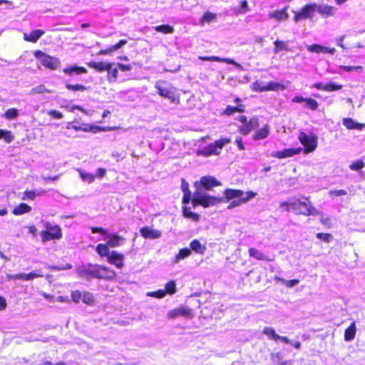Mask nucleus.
Listing matches in <instances>:
<instances>
[{
  "label": "nucleus",
  "instance_id": "obj_30",
  "mask_svg": "<svg viewBox=\"0 0 365 365\" xmlns=\"http://www.w3.org/2000/svg\"><path fill=\"white\" fill-rule=\"evenodd\" d=\"M109 68L106 69L107 79L109 82H115L118 77V68L113 67L114 63L109 62Z\"/></svg>",
  "mask_w": 365,
  "mask_h": 365
},
{
  "label": "nucleus",
  "instance_id": "obj_48",
  "mask_svg": "<svg viewBox=\"0 0 365 365\" xmlns=\"http://www.w3.org/2000/svg\"><path fill=\"white\" fill-rule=\"evenodd\" d=\"M66 88L71 91L76 92V91H85L87 88L85 86L81 84H71V83H66Z\"/></svg>",
  "mask_w": 365,
  "mask_h": 365
},
{
  "label": "nucleus",
  "instance_id": "obj_5",
  "mask_svg": "<svg viewBox=\"0 0 365 365\" xmlns=\"http://www.w3.org/2000/svg\"><path fill=\"white\" fill-rule=\"evenodd\" d=\"M230 142V138H222L214 143L207 145L206 147L203 148L201 150H199L197 152V155H201L205 157H208L210 155H218L222 148L225 145L229 143Z\"/></svg>",
  "mask_w": 365,
  "mask_h": 365
},
{
  "label": "nucleus",
  "instance_id": "obj_20",
  "mask_svg": "<svg viewBox=\"0 0 365 365\" xmlns=\"http://www.w3.org/2000/svg\"><path fill=\"white\" fill-rule=\"evenodd\" d=\"M198 58L201 61H215V62H223L231 65H235L239 66L240 64L237 63L234 59L229 58H220L219 56H200Z\"/></svg>",
  "mask_w": 365,
  "mask_h": 365
},
{
  "label": "nucleus",
  "instance_id": "obj_43",
  "mask_svg": "<svg viewBox=\"0 0 365 365\" xmlns=\"http://www.w3.org/2000/svg\"><path fill=\"white\" fill-rule=\"evenodd\" d=\"M14 138V135L10 130L0 129V139H4L6 143H10Z\"/></svg>",
  "mask_w": 365,
  "mask_h": 365
},
{
  "label": "nucleus",
  "instance_id": "obj_27",
  "mask_svg": "<svg viewBox=\"0 0 365 365\" xmlns=\"http://www.w3.org/2000/svg\"><path fill=\"white\" fill-rule=\"evenodd\" d=\"M342 123H343V125L347 129H349V130H361L365 126L364 124L355 122L351 118H343Z\"/></svg>",
  "mask_w": 365,
  "mask_h": 365
},
{
  "label": "nucleus",
  "instance_id": "obj_44",
  "mask_svg": "<svg viewBox=\"0 0 365 365\" xmlns=\"http://www.w3.org/2000/svg\"><path fill=\"white\" fill-rule=\"evenodd\" d=\"M274 52L275 53H277L282 51H288L289 48L287 45V42L282 41L280 40H276L274 42Z\"/></svg>",
  "mask_w": 365,
  "mask_h": 365
},
{
  "label": "nucleus",
  "instance_id": "obj_36",
  "mask_svg": "<svg viewBox=\"0 0 365 365\" xmlns=\"http://www.w3.org/2000/svg\"><path fill=\"white\" fill-rule=\"evenodd\" d=\"M182 215L185 218L191 219L194 222H199L200 217L197 213L193 212L188 207H182Z\"/></svg>",
  "mask_w": 365,
  "mask_h": 365
},
{
  "label": "nucleus",
  "instance_id": "obj_45",
  "mask_svg": "<svg viewBox=\"0 0 365 365\" xmlns=\"http://www.w3.org/2000/svg\"><path fill=\"white\" fill-rule=\"evenodd\" d=\"M19 115V110L15 108L7 109L3 114V117L6 119H14Z\"/></svg>",
  "mask_w": 365,
  "mask_h": 365
},
{
  "label": "nucleus",
  "instance_id": "obj_31",
  "mask_svg": "<svg viewBox=\"0 0 365 365\" xmlns=\"http://www.w3.org/2000/svg\"><path fill=\"white\" fill-rule=\"evenodd\" d=\"M108 63L109 62H105V61L96 62V61H91L88 62L87 65L90 68L94 69L95 71L102 73L103 71H106V69L108 68H109Z\"/></svg>",
  "mask_w": 365,
  "mask_h": 365
},
{
  "label": "nucleus",
  "instance_id": "obj_35",
  "mask_svg": "<svg viewBox=\"0 0 365 365\" xmlns=\"http://www.w3.org/2000/svg\"><path fill=\"white\" fill-rule=\"evenodd\" d=\"M356 332L355 322H352L344 331V338L346 341H351L354 339Z\"/></svg>",
  "mask_w": 365,
  "mask_h": 365
},
{
  "label": "nucleus",
  "instance_id": "obj_40",
  "mask_svg": "<svg viewBox=\"0 0 365 365\" xmlns=\"http://www.w3.org/2000/svg\"><path fill=\"white\" fill-rule=\"evenodd\" d=\"M262 333L272 340L277 341L279 339V335L276 333L274 329L272 327H264L262 330Z\"/></svg>",
  "mask_w": 365,
  "mask_h": 365
},
{
  "label": "nucleus",
  "instance_id": "obj_64",
  "mask_svg": "<svg viewBox=\"0 0 365 365\" xmlns=\"http://www.w3.org/2000/svg\"><path fill=\"white\" fill-rule=\"evenodd\" d=\"M91 230L92 232V233H99V234H101V235H105L107 233V230L106 229H104L103 227H91Z\"/></svg>",
  "mask_w": 365,
  "mask_h": 365
},
{
  "label": "nucleus",
  "instance_id": "obj_34",
  "mask_svg": "<svg viewBox=\"0 0 365 365\" xmlns=\"http://www.w3.org/2000/svg\"><path fill=\"white\" fill-rule=\"evenodd\" d=\"M31 210V207L28 204L21 202L17 206L14 207L12 213L14 215H21L25 213H28Z\"/></svg>",
  "mask_w": 365,
  "mask_h": 365
},
{
  "label": "nucleus",
  "instance_id": "obj_54",
  "mask_svg": "<svg viewBox=\"0 0 365 365\" xmlns=\"http://www.w3.org/2000/svg\"><path fill=\"white\" fill-rule=\"evenodd\" d=\"M316 237L325 242H329L332 240V235L329 233L319 232L316 235Z\"/></svg>",
  "mask_w": 365,
  "mask_h": 365
},
{
  "label": "nucleus",
  "instance_id": "obj_37",
  "mask_svg": "<svg viewBox=\"0 0 365 365\" xmlns=\"http://www.w3.org/2000/svg\"><path fill=\"white\" fill-rule=\"evenodd\" d=\"M190 248L195 251V252L203 255L206 250V247L204 245H202L201 242L195 239L193 240L190 244Z\"/></svg>",
  "mask_w": 365,
  "mask_h": 365
},
{
  "label": "nucleus",
  "instance_id": "obj_1",
  "mask_svg": "<svg viewBox=\"0 0 365 365\" xmlns=\"http://www.w3.org/2000/svg\"><path fill=\"white\" fill-rule=\"evenodd\" d=\"M279 208L282 212H293L295 215L314 216L321 214L312 203L309 197L302 196L300 198L290 197L286 201L279 202Z\"/></svg>",
  "mask_w": 365,
  "mask_h": 365
},
{
  "label": "nucleus",
  "instance_id": "obj_52",
  "mask_svg": "<svg viewBox=\"0 0 365 365\" xmlns=\"http://www.w3.org/2000/svg\"><path fill=\"white\" fill-rule=\"evenodd\" d=\"M364 167V163L362 160H357L349 165V168L351 170H359Z\"/></svg>",
  "mask_w": 365,
  "mask_h": 365
},
{
  "label": "nucleus",
  "instance_id": "obj_3",
  "mask_svg": "<svg viewBox=\"0 0 365 365\" xmlns=\"http://www.w3.org/2000/svg\"><path fill=\"white\" fill-rule=\"evenodd\" d=\"M155 88L160 96L169 99L173 103H180V94L170 83L166 81H158L155 82Z\"/></svg>",
  "mask_w": 365,
  "mask_h": 365
},
{
  "label": "nucleus",
  "instance_id": "obj_39",
  "mask_svg": "<svg viewBox=\"0 0 365 365\" xmlns=\"http://www.w3.org/2000/svg\"><path fill=\"white\" fill-rule=\"evenodd\" d=\"M287 88V86L274 81H269L267 84V91H284Z\"/></svg>",
  "mask_w": 365,
  "mask_h": 365
},
{
  "label": "nucleus",
  "instance_id": "obj_11",
  "mask_svg": "<svg viewBox=\"0 0 365 365\" xmlns=\"http://www.w3.org/2000/svg\"><path fill=\"white\" fill-rule=\"evenodd\" d=\"M193 316L194 313L192 310L187 307L183 306L173 309L168 313V317L171 319H175L178 317L190 319L192 318Z\"/></svg>",
  "mask_w": 365,
  "mask_h": 365
},
{
  "label": "nucleus",
  "instance_id": "obj_9",
  "mask_svg": "<svg viewBox=\"0 0 365 365\" xmlns=\"http://www.w3.org/2000/svg\"><path fill=\"white\" fill-rule=\"evenodd\" d=\"M298 139L304 146V153L306 154L313 152L317 147L318 138L312 133L307 134L304 132H300Z\"/></svg>",
  "mask_w": 365,
  "mask_h": 365
},
{
  "label": "nucleus",
  "instance_id": "obj_18",
  "mask_svg": "<svg viewBox=\"0 0 365 365\" xmlns=\"http://www.w3.org/2000/svg\"><path fill=\"white\" fill-rule=\"evenodd\" d=\"M225 195V202L232 199L244 198V192L238 189H225L223 192Z\"/></svg>",
  "mask_w": 365,
  "mask_h": 365
},
{
  "label": "nucleus",
  "instance_id": "obj_21",
  "mask_svg": "<svg viewBox=\"0 0 365 365\" xmlns=\"http://www.w3.org/2000/svg\"><path fill=\"white\" fill-rule=\"evenodd\" d=\"M127 42H128L127 40L121 39L114 45H112L106 48L101 49L98 52V55H101V56L110 55L113 52L115 51L116 50L122 48L123 46H125L127 43Z\"/></svg>",
  "mask_w": 365,
  "mask_h": 365
},
{
  "label": "nucleus",
  "instance_id": "obj_63",
  "mask_svg": "<svg viewBox=\"0 0 365 365\" xmlns=\"http://www.w3.org/2000/svg\"><path fill=\"white\" fill-rule=\"evenodd\" d=\"M181 189L183 192V194H189L191 193L190 188H189V184L185 179H182L181 182Z\"/></svg>",
  "mask_w": 365,
  "mask_h": 365
},
{
  "label": "nucleus",
  "instance_id": "obj_29",
  "mask_svg": "<svg viewBox=\"0 0 365 365\" xmlns=\"http://www.w3.org/2000/svg\"><path fill=\"white\" fill-rule=\"evenodd\" d=\"M256 195V193L253 191H248L246 192V196L244 198L237 199L232 201L227 206L228 209H232L235 207L239 206L242 203L246 202L250 199L253 198Z\"/></svg>",
  "mask_w": 365,
  "mask_h": 365
},
{
  "label": "nucleus",
  "instance_id": "obj_58",
  "mask_svg": "<svg viewBox=\"0 0 365 365\" xmlns=\"http://www.w3.org/2000/svg\"><path fill=\"white\" fill-rule=\"evenodd\" d=\"M82 179L87 182H92L95 180V175L88 173H81V175Z\"/></svg>",
  "mask_w": 365,
  "mask_h": 365
},
{
  "label": "nucleus",
  "instance_id": "obj_23",
  "mask_svg": "<svg viewBox=\"0 0 365 365\" xmlns=\"http://www.w3.org/2000/svg\"><path fill=\"white\" fill-rule=\"evenodd\" d=\"M44 34L45 31L43 30L36 29L31 31L29 34H24L23 38L27 42L36 43Z\"/></svg>",
  "mask_w": 365,
  "mask_h": 365
},
{
  "label": "nucleus",
  "instance_id": "obj_57",
  "mask_svg": "<svg viewBox=\"0 0 365 365\" xmlns=\"http://www.w3.org/2000/svg\"><path fill=\"white\" fill-rule=\"evenodd\" d=\"M340 69L344 71H346V72H350L351 71H356V70H359V71H362L363 70V67L361 66H340Z\"/></svg>",
  "mask_w": 365,
  "mask_h": 365
},
{
  "label": "nucleus",
  "instance_id": "obj_28",
  "mask_svg": "<svg viewBox=\"0 0 365 365\" xmlns=\"http://www.w3.org/2000/svg\"><path fill=\"white\" fill-rule=\"evenodd\" d=\"M270 133L269 125L265 124L262 128L256 130L255 134L252 135V138L255 140H263L269 136Z\"/></svg>",
  "mask_w": 365,
  "mask_h": 365
},
{
  "label": "nucleus",
  "instance_id": "obj_55",
  "mask_svg": "<svg viewBox=\"0 0 365 365\" xmlns=\"http://www.w3.org/2000/svg\"><path fill=\"white\" fill-rule=\"evenodd\" d=\"M71 299L73 302L78 304L82 300V292L79 290H74L71 292Z\"/></svg>",
  "mask_w": 365,
  "mask_h": 365
},
{
  "label": "nucleus",
  "instance_id": "obj_16",
  "mask_svg": "<svg viewBox=\"0 0 365 365\" xmlns=\"http://www.w3.org/2000/svg\"><path fill=\"white\" fill-rule=\"evenodd\" d=\"M126 241V239L120 235L118 232H113L109 234L107 236V243L110 247H117L123 244H124Z\"/></svg>",
  "mask_w": 365,
  "mask_h": 365
},
{
  "label": "nucleus",
  "instance_id": "obj_26",
  "mask_svg": "<svg viewBox=\"0 0 365 365\" xmlns=\"http://www.w3.org/2000/svg\"><path fill=\"white\" fill-rule=\"evenodd\" d=\"M269 19H273L278 21L287 20L289 17L287 6L284 7L281 10H275L269 12Z\"/></svg>",
  "mask_w": 365,
  "mask_h": 365
},
{
  "label": "nucleus",
  "instance_id": "obj_50",
  "mask_svg": "<svg viewBox=\"0 0 365 365\" xmlns=\"http://www.w3.org/2000/svg\"><path fill=\"white\" fill-rule=\"evenodd\" d=\"M308 51L313 53H320L327 51V47L318 44H312L308 47Z\"/></svg>",
  "mask_w": 365,
  "mask_h": 365
},
{
  "label": "nucleus",
  "instance_id": "obj_59",
  "mask_svg": "<svg viewBox=\"0 0 365 365\" xmlns=\"http://www.w3.org/2000/svg\"><path fill=\"white\" fill-rule=\"evenodd\" d=\"M48 115L56 119H61L63 118L61 112L56 110H50L48 111Z\"/></svg>",
  "mask_w": 365,
  "mask_h": 365
},
{
  "label": "nucleus",
  "instance_id": "obj_19",
  "mask_svg": "<svg viewBox=\"0 0 365 365\" xmlns=\"http://www.w3.org/2000/svg\"><path fill=\"white\" fill-rule=\"evenodd\" d=\"M200 184L205 190H211L219 186L220 182L213 176H203L200 178Z\"/></svg>",
  "mask_w": 365,
  "mask_h": 365
},
{
  "label": "nucleus",
  "instance_id": "obj_7",
  "mask_svg": "<svg viewBox=\"0 0 365 365\" xmlns=\"http://www.w3.org/2000/svg\"><path fill=\"white\" fill-rule=\"evenodd\" d=\"M237 120L241 123L238 127L239 133L243 135H248L259 125V118L256 116L248 118L246 115H240Z\"/></svg>",
  "mask_w": 365,
  "mask_h": 365
},
{
  "label": "nucleus",
  "instance_id": "obj_49",
  "mask_svg": "<svg viewBox=\"0 0 365 365\" xmlns=\"http://www.w3.org/2000/svg\"><path fill=\"white\" fill-rule=\"evenodd\" d=\"M190 255H191L190 249H189L187 247L180 249L179 250V252L178 253V255L175 257L176 261H179V260L182 259H184L185 257H187Z\"/></svg>",
  "mask_w": 365,
  "mask_h": 365
},
{
  "label": "nucleus",
  "instance_id": "obj_53",
  "mask_svg": "<svg viewBox=\"0 0 365 365\" xmlns=\"http://www.w3.org/2000/svg\"><path fill=\"white\" fill-rule=\"evenodd\" d=\"M253 91L257 92H264L267 91V85H264L261 81H255L253 83Z\"/></svg>",
  "mask_w": 365,
  "mask_h": 365
},
{
  "label": "nucleus",
  "instance_id": "obj_61",
  "mask_svg": "<svg viewBox=\"0 0 365 365\" xmlns=\"http://www.w3.org/2000/svg\"><path fill=\"white\" fill-rule=\"evenodd\" d=\"M165 294H166V292L163 289H159L158 291L153 292L150 294V296L158 298V299L163 298L165 296Z\"/></svg>",
  "mask_w": 365,
  "mask_h": 365
},
{
  "label": "nucleus",
  "instance_id": "obj_62",
  "mask_svg": "<svg viewBox=\"0 0 365 365\" xmlns=\"http://www.w3.org/2000/svg\"><path fill=\"white\" fill-rule=\"evenodd\" d=\"M116 66L119 70L123 72L129 71L132 69V66L130 64H123L121 63H117Z\"/></svg>",
  "mask_w": 365,
  "mask_h": 365
},
{
  "label": "nucleus",
  "instance_id": "obj_14",
  "mask_svg": "<svg viewBox=\"0 0 365 365\" xmlns=\"http://www.w3.org/2000/svg\"><path fill=\"white\" fill-rule=\"evenodd\" d=\"M302 151L301 148H286L280 151L274 152L272 156L278 159H283L286 158L292 157L299 154Z\"/></svg>",
  "mask_w": 365,
  "mask_h": 365
},
{
  "label": "nucleus",
  "instance_id": "obj_6",
  "mask_svg": "<svg viewBox=\"0 0 365 365\" xmlns=\"http://www.w3.org/2000/svg\"><path fill=\"white\" fill-rule=\"evenodd\" d=\"M34 56L36 59L39 60L43 66L49 70L54 71L61 65V61L58 58L48 55L41 50L35 51Z\"/></svg>",
  "mask_w": 365,
  "mask_h": 365
},
{
  "label": "nucleus",
  "instance_id": "obj_47",
  "mask_svg": "<svg viewBox=\"0 0 365 365\" xmlns=\"http://www.w3.org/2000/svg\"><path fill=\"white\" fill-rule=\"evenodd\" d=\"M166 294H174L177 292L176 283L174 280L169 281L165 285Z\"/></svg>",
  "mask_w": 365,
  "mask_h": 365
},
{
  "label": "nucleus",
  "instance_id": "obj_42",
  "mask_svg": "<svg viewBox=\"0 0 365 365\" xmlns=\"http://www.w3.org/2000/svg\"><path fill=\"white\" fill-rule=\"evenodd\" d=\"M155 31L164 34H173L174 32V27L168 24H162L156 26Z\"/></svg>",
  "mask_w": 365,
  "mask_h": 365
},
{
  "label": "nucleus",
  "instance_id": "obj_25",
  "mask_svg": "<svg viewBox=\"0 0 365 365\" xmlns=\"http://www.w3.org/2000/svg\"><path fill=\"white\" fill-rule=\"evenodd\" d=\"M245 112V105H236L235 106L228 105L223 110L222 115L230 116L236 113H243Z\"/></svg>",
  "mask_w": 365,
  "mask_h": 365
},
{
  "label": "nucleus",
  "instance_id": "obj_17",
  "mask_svg": "<svg viewBox=\"0 0 365 365\" xmlns=\"http://www.w3.org/2000/svg\"><path fill=\"white\" fill-rule=\"evenodd\" d=\"M335 7L329 5H317L314 4V11H317L322 16L327 18L332 16L335 11Z\"/></svg>",
  "mask_w": 365,
  "mask_h": 365
},
{
  "label": "nucleus",
  "instance_id": "obj_33",
  "mask_svg": "<svg viewBox=\"0 0 365 365\" xmlns=\"http://www.w3.org/2000/svg\"><path fill=\"white\" fill-rule=\"evenodd\" d=\"M109 247H110L107 242L106 244L100 243L96 247V251L101 257H106L108 259L111 252Z\"/></svg>",
  "mask_w": 365,
  "mask_h": 365
},
{
  "label": "nucleus",
  "instance_id": "obj_2",
  "mask_svg": "<svg viewBox=\"0 0 365 365\" xmlns=\"http://www.w3.org/2000/svg\"><path fill=\"white\" fill-rule=\"evenodd\" d=\"M78 276L86 279H98L112 280L115 277V272L110 267L98 264H86L77 269Z\"/></svg>",
  "mask_w": 365,
  "mask_h": 365
},
{
  "label": "nucleus",
  "instance_id": "obj_56",
  "mask_svg": "<svg viewBox=\"0 0 365 365\" xmlns=\"http://www.w3.org/2000/svg\"><path fill=\"white\" fill-rule=\"evenodd\" d=\"M36 194L34 190H26L24 192L23 200H34L36 198Z\"/></svg>",
  "mask_w": 365,
  "mask_h": 365
},
{
  "label": "nucleus",
  "instance_id": "obj_4",
  "mask_svg": "<svg viewBox=\"0 0 365 365\" xmlns=\"http://www.w3.org/2000/svg\"><path fill=\"white\" fill-rule=\"evenodd\" d=\"M222 202H225L223 197L202 195L197 191L194 192L193 197L192 199V204L193 207L201 205L203 207H208L210 206L217 205Z\"/></svg>",
  "mask_w": 365,
  "mask_h": 365
},
{
  "label": "nucleus",
  "instance_id": "obj_10",
  "mask_svg": "<svg viewBox=\"0 0 365 365\" xmlns=\"http://www.w3.org/2000/svg\"><path fill=\"white\" fill-rule=\"evenodd\" d=\"M314 12V4H307L304 5L299 11H294V21L298 22L301 20L311 19Z\"/></svg>",
  "mask_w": 365,
  "mask_h": 365
},
{
  "label": "nucleus",
  "instance_id": "obj_41",
  "mask_svg": "<svg viewBox=\"0 0 365 365\" xmlns=\"http://www.w3.org/2000/svg\"><path fill=\"white\" fill-rule=\"evenodd\" d=\"M82 301L87 305H93L95 303L93 294L88 291L82 292Z\"/></svg>",
  "mask_w": 365,
  "mask_h": 365
},
{
  "label": "nucleus",
  "instance_id": "obj_46",
  "mask_svg": "<svg viewBox=\"0 0 365 365\" xmlns=\"http://www.w3.org/2000/svg\"><path fill=\"white\" fill-rule=\"evenodd\" d=\"M304 107L312 110H316L319 107V103L312 98H306Z\"/></svg>",
  "mask_w": 365,
  "mask_h": 365
},
{
  "label": "nucleus",
  "instance_id": "obj_8",
  "mask_svg": "<svg viewBox=\"0 0 365 365\" xmlns=\"http://www.w3.org/2000/svg\"><path fill=\"white\" fill-rule=\"evenodd\" d=\"M46 230L40 232L42 242L59 240L62 237L61 228L58 225H51L49 222L44 224Z\"/></svg>",
  "mask_w": 365,
  "mask_h": 365
},
{
  "label": "nucleus",
  "instance_id": "obj_15",
  "mask_svg": "<svg viewBox=\"0 0 365 365\" xmlns=\"http://www.w3.org/2000/svg\"><path fill=\"white\" fill-rule=\"evenodd\" d=\"M43 274L41 271V269H36L31 271V272L26 274V273H19L16 274L13 276V278L15 279H21L24 281H29L32 280L36 278L43 277Z\"/></svg>",
  "mask_w": 365,
  "mask_h": 365
},
{
  "label": "nucleus",
  "instance_id": "obj_38",
  "mask_svg": "<svg viewBox=\"0 0 365 365\" xmlns=\"http://www.w3.org/2000/svg\"><path fill=\"white\" fill-rule=\"evenodd\" d=\"M217 19V14L210 11H205L200 19V23L201 25H204L205 23H210L215 21Z\"/></svg>",
  "mask_w": 365,
  "mask_h": 365
},
{
  "label": "nucleus",
  "instance_id": "obj_32",
  "mask_svg": "<svg viewBox=\"0 0 365 365\" xmlns=\"http://www.w3.org/2000/svg\"><path fill=\"white\" fill-rule=\"evenodd\" d=\"M248 253L250 257L255 258L257 260H264L267 262H271L273 260V259L264 255L262 252L254 247L250 248L248 250Z\"/></svg>",
  "mask_w": 365,
  "mask_h": 365
},
{
  "label": "nucleus",
  "instance_id": "obj_51",
  "mask_svg": "<svg viewBox=\"0 0 365 365\" xmlns=\"http://www.w3.org/2000/svg\"><path fill=\"white\" fill-rule=\"evenodd\" d=\"M342 87L343 86L341 84H336L335 83L333 82H329L328 83L325 84V91H336L341 89Z\"/></svg>",
  "mask_w": 365,
  "mask_h": 365
},
{
  "label": "nucleus",
  "instance_id": "obj_12",
  "mask_svg": "<svg viewBox=\"0 0 365 365\" xmlns=\"http://www.w3.org/2000/svg\"><path fill=\"white\" fill-rule=\"evenodd\" d=\"M118 126H100L94 124H83L82 125V130L84 132H91L93 133H97L99 132H106L118 130Z\"/></svg>",
  "mask_w": 365,
  "mask_h": 365
},
{
  "label": "nucleus",
  "instance_id": "obj_24",
  "mask_svg": "<svg viewBox=\"0 0 365 365\" xmlns=\"http://www.w3.org/2000/svg\"><path fill=\"white\" fill-rule=\"evenodd\" d=\"M63 72L68 76L81 75L87 73V69L83 66L73 65L67 66L63 69Z\"/></svg>",
  "mask_w": 365,
  "mask_h": 365
},
{
  "label": "nucleus",
  "instance_id": "obj_13",
  "mask_svg": "<svg viewBox=\"0 0 365 365\" xmlns=\"http://www.w3.org/2000/svg\"><path fill=\"white\" fill-rule=\"evenodd\" d=\"M124 259L125 257L122 253L112 250L107 259V262L118 269H122L124 267Z\"/></svg>",
  "mask_w": 365,
  "mask_h": 365
},
{
  "label": "nucleus",
  "instance_id": "obj_60",
  "mask_svg": "<svg viewBox=\"0 0 365 365\" xmlns=\"http://www.w3.org/2000/svg\"><path fill=\"white\" fill-rule=\"evenodd\" d=\"M329 195L333 197L346 195L347 192L345 190H332L329 192Z\"/></svg>",
  "mask_w": 365,
  "mask_h": 365
},
{
  "label": "nucleus",
  "instance_id": "obj_22",
  "mask_svg": "<svg viewBox=\"0 0 365 365\" xmlns=\"http://www.w3.org/2000/svg\"><path fill=\"white\" fill-rule=\"evenodd\" d=\"M140 232L145 239H158L161 236L160 231L151 229L149 227H142Z\"/></svg>",
  "mask_w": 365,
  "mask_h": 365
}]
</instances>
